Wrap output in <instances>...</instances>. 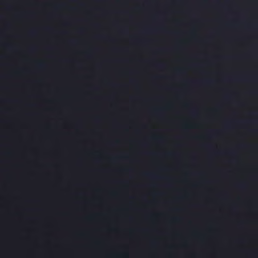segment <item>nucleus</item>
Masks as SVG:
<instances>
[{"mask_svg": "<svg viewBox=\"0 0 258 258\" xmlns=\"http://www.w3.org/2000/svg\"><path fill=\"white\" fill-rule=\"evenodd\" d=\"M167 154L168 155H173V153H167Z\"/></svg>", "mask_w": 258, "mask_h": 258, "instance_id": "f03ea898", "label": "nucleus"}, {"mask_svg": "<svg viewBox=\"0 0 258 258\" xmlns=\"http://www.w3.org/2000/svg\"><path fill=\"white\" fill-rule=\"evenodd\" d=\"M155 139H157V140H161V137H156Z\"/></svg>", "mask_w": 258, "mask_h": 258, "instance_id": "20e7f679", "label": "nucleus"}, {"mask_svg": "<svg viewBox=\"0 0 258 258\" xmlns=\"http://www.w3.org/2000/svg\"><path fill=\"white\" fill-rule=\"evenodd\" d=\"M38 66L39 67L42 68L44 66V63L42 62H40L38 63Z\"/></svg>", "mask_w": 258, "mask_h": 258, "instance_id": "f257e3e1", "label": "nucleus"}, {"mask_svg": "<svg viewBox=\"0 0 258 258\" xmlns=\"http://www.w3.org/2000/svg\"><path fill=\"white\" fill-rule=\"evenodd\" d=\"M146 175H152V174L150 173H146Z\"/></svg>", "mask_w": 258, "mask_h": 258, "instance_id": "39448f33", "label": "nucleus"}, {"mask_svg": "<svg viewBox=\"0 0 258 258\" xmlns=\"http://www.w3.org/2000/svg\"><path fill=\"white\" fill-rule=\"evenodd\" d=\"M119 157H120V158H125V156H119Z\"/></svg>", "mask_w": 258, "mask_h": 258, "instance_id": "423d86ee", "label": "nucleus"}, {"mask_svg": "<svg viewBox=\"0 0 258 258\" xmlns=\"http://www.w3.org/2000/svg\"><path fill=\"white\" fill-rule=\"evenodd\" d=\"M61 6V5H57L55 6V7L58 8L60 7Z\"/></svg>", "mask_w": 258, "mask_h": 258, "instance_id": "7ed1b4c3", "label": "nucleus"}]
</instances>
